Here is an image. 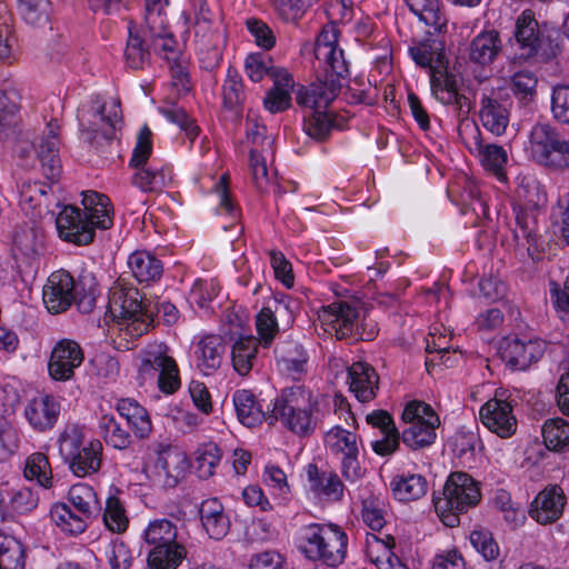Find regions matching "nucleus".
<instances>
[{
  "label": "nucleus",
  "instance_id": "obj_1",
  "mask_svg": "<svg viewBox=\"0 0 569 569\" xmlns=\"http://www.w3.org/2000/svg\"><path fill=\"white\" fill-rule=\"evenodd\" d=\"M339 29L330 23L322 28L316 40V58L326 66L323 80L301 88L297 93L298 104L310 111H326L341 90V79L348 73L343 51L338 47Z\"/></svg>",
  "mask_w": 569,
  "mask_h": 569
},
{
  "label": "nucleus",
  "instance_id": "obj_2",
  "mask_svg": "<svg viewBox=\"0 0 569 569\" xmlns=\"http://www.w3.org/2000/svg\"><path fill=\"white\" fill-rule=\"evenodd\" d=\"M78 120L81 140L103 152L117 139V132L121 129L120 102L118 99L102 102L96 98L89 106H82L78 110Z\"/></svg>",
  "mask_w": 569,
  "mask_h": 569
},
{
  "label": "nucleus",
  "instance_id": "obj_3",
  "mask_svg": "<svg viewBox=\"0 0 569 569\" xmlns=\"http://www.w3.org/2000/svg\"><path fill=\"white\" fill-rule=\"evenodd\" d=\"M317 400L303 387L284 389L272 402L270 425L280 420L291 432L306 437L315 432L319 417Z\"/></svg>",
  "mask_w": 569,
  "mask_h": 569
},
{
  "label": "nucleus",
  "instance_id": "obj_4",
  "mask_svg": "<svg viewBox=\"0 0 569 569\" xmlns=\"http://www.w3.org/2000/svg\"><path fill=\"white\" fill-rule=\"evenodd\" d=\"M141 538L150 547L148 565L151 569H177L187 556L177 522L171 519L149 521Z\"/></svg>",
  "mask_w": 569,
  "mask_h": 569
},
{
  "label": "nucleus",
  "instance_id": "obj_5",
  "mask_svg": "<svg viewBox=\"0 0 569 569\" xmlns=\"http://www.w3.org/2000/svg\"><path fill=\"white\" fill-rule=\"evenodd\" d=\"M318 318L323 330L337 339L353 335L371 340L377 333L376 323L367 318L359 300L332 302L320 310Z\"/></svg>",
  "mask_w": 569,
  "mask_h": 569
},
{
  "label": "nucleus",
  "instance_id": "obj_6",
  "mask_svg": "<svg viewBox=\"0 0 569 569\" xmlns=\"http://www.w3.org/2000/svg\"><path fill=\"white\" fill-rule=\"evenodd\" d=\"M481 493L478 482L468 473L457 471L451 473L439 495L433 496L435 510L447 527L459 525V516L475 507Z\"/></svg>",
  "mask_w": 569,
  "mask_h": 569
},
{
  "label": "nucleus",
  "instance_id": "obj_7",
  "mask_svg": "<svg viewBox=\"0 0 569 569\" xmlns=\"http://www.w3.org/2000/svg\"><path fill=\"white\" fill-rule=\"evenodd\" d=\"M347 535L337 525L312 523L301 528L299 549L310 560L336 567L345 560Z\"/></svg>",
  "mask_w": 569,
  "mask_h": 569
},
{
  "label": "nucleus",
  "instance_id": "obj_8",
  "mask_svg": "<svg viewBox=\"0 0 569 569\" xmlns=\"http://www.w3.org/2000/svg\"><path fill=\"white\" fill-rule=\"evenodd\" d=\"M109 309L120 319L119 330L124 338H137L148 331L152 317L146 309L138 289L114 286L110 290Z\"/></svg>",
  "mask_w": 569,
  "mask_h": 569
},
{
  "label": "nucleus",
  "instance_id": "obj_9",
  "mask_svg": "<svg viewBox=\"0 0 569 569\" xmlns=\"http://www.w3.org/2000/svg\"><path fill=\"white\" fill-rule=\"evenodd\" d=\"M189 460L183 451L168 443L157 441L149 446L143 472L153 482L173 488L184 479Z\"/></svg>",
  "mask_w": 569,
  "mask_h": 569
},
{
  "label": "nucleus",
  "instance_id": "obj_10",
  "mask_svg": "<svg viewBox=\"0 0 569 569\" xmlns=\"http://www.w3.org/2000/svg\"><path fill=\"white\" fill-rule=\"evenodd\" d=\"M59 451L77 477L96 473L101 466L102 445L98 440L84 443L77 429L66 430L59 438Z\"/></svg>",
  "mask_w": 569,
  "mask_h": 569
},
{
  "label": "nucleus",
  "instance_id": "obj_11",
  "mask_svg": "<svg viewBox=\"0 0 569 569\" xmlns=\"http://www.w3.org/2000/svg\"><path fill=\"white\" fill-rule=\"evenodd\" d=\"M164 343L150 345L143 352L139 368L143 379H158L161 391L173 393L180 387L179 370Z\"/></svg>",
  "mask_w": 569,
  "mask_h": 569
},
{
  "label": "nucleus",
  "instance_id": "obj_12",
  "mask_svg": "<svg viewBox=\"0 0 569 569\" xmlns=\"http://www.w3.org/2000/svg\"><path fill=\"white\" fill-rule=\"evenodd\" d=\"M458 133L466 147L479 156L480 162L486 170L491 171L497 177L502 176L508 156L501 146L495 143L482 144L478 126L475 121L466 118L460 120Z\"/></svg>",
  "mask_w": 569,
  "mask_h": 569
},
{
  "label": "nucleus",
  "instance_id": "obj_13",
  "mask_svg": "<svg viewBox=\"0 0 569 569\" xmlns=\"http://www.w3.org/2000/svg\"><path fill=\"white\" fill-rule=\"evenodd\" d=\"M146 1V37L152 43L153 50L166 59L173 52L176 41L169 30L167 17L168 0Z\"/></svg>",
  "mask_w": 569,
  "mask_h": 569
},
{
  "label": "nucleus",
  "instance_id": "obj_14",
  "mask_svg": "<svg viewBox=\"0 0 569 569\" xmlns=\"http://www.w3.org/2000/svg\"><path fill=\"white\" fill-rule=\"evenodd\" d=\"M543 342L539 339H526L518 336L506 337L500 341L499 356L512 369H527L543 353Z\"/></svg>",
  "mask_w": 569,
  "mask_h": 569
},
{
  "label": "nucleus",
  "instance_id": "obj_15",
  "mask_svg": "<svg viewBox=\"0 0 569 569\" xmlns=\"http://www.w3.org/2000/svg\"><path fill=\"white\" fill-rule=\"evenodd\" d=\"M509 107L501 90L485 91L479 102V119L482 126L496 136L503 134L510 121Z\"/></svg>",
  "mask_w": 569,
  "mask_h": 569
},
{
  "label": "nucleus",
  "instance_id": "obj_16",
  "mask_svg": "<svg viewBox=\"0 0 569 569\" xmlns=\"http://www.w3.org/2000/svg\"><path fill=\"white\" fill-rule=\"evenodd\" d=\"M83 358V351L78 342L69 339L58 341L51 351L48 363L50 377L56 381L70 380Z\"/></svg>",
  "mask_w": 569,
  "mask_h": 569
},
{
  "label": "nucleus",
  "instance_id": "obj_17",
  "mask_svg": "<svg viewBox=\"0 0 569 569\" xmlns=\"http://www.w3.org/2000/svg\"><path fill=\"white\" fill-rule=\"evenodd\" d=\"M76 283L71 274L64 270L50 274L43 287V302L51 313L67 310L77 297Z\"/></svg>",
  "mask_w": 569,
  "mask_h": 569
},
{
  "label": "nucleus",
  "instance_id": "obj_18",
  "mask_svg": "<svg viewBox=\"0 0 569 569\" xmlns=\"http://www.w3.org/2000/svg\"><path fill=\"white\" fill-rule=\"evenodd\" d=\"M480 420L491 432L501 438L511 437L517 430V419L509 402L493 398L480 409Z\"/></svg>",
  "mask_w": 569,
  "mask_h": 569
},
{
  "label": "nucleus",
  "instance_id": "obj_19",
  "mask_svg": "<svg viewBox=\"0 0 569 569\" xmlns=\"http://www.w3.org/2000/svg\"><path fill=\"white\" fill-rule=\"evenodd\" d=\"M56 226L60 238L66 241L83 246L93 240L94 231L91 230V224L76 207H64L56 219Z\"/></svg>",
  "mask_w": 569,
  "mask_h": 569
},
{
  "label": "nucleus",
  "instance_id": "obj_20",
  "mask_svg": "<svg viewBox=\"0 0 569 569\" xmlns=\"http://www.w3.org/2000/svg\"><path fill=\"white\" fill-rule=\"evenodd\" d=\"M60 403L51 395H38L24 408V417L36 431L51 429L58 420Z\"/></svg>",
  "mask_w": 569,
  "mask_h": 569
},
{
  "label": "nucleus",
  "instance_id": "obj_21",
  "mask_svg": "<svg viewBox=\"0 0 569 569\" xmlns=\"http://www.w3.org/2000/svg\"><path fill=\"white\" fill-rule=\"evenodd\" d=\"M59 132L60 127L57 121H50L38 146V157L43 174L51 181H56L61 173V163L58 156L60 146Z\"/></svg>",
  "mask_w": 569,
  "mask_h": 569
},
{
  "label": "nucleus",
  "instance_id": "obj_22",
  "mask_svg": "<svg viewBox=\"0 0 569 569\" xmlns=\"http://www.w3.org/2000/svg\"><path fill=\"white\" fill-rule=\"evenodd\" d=\"M566 501L563 490L558 486H552L538 493L531 503L529 513L539 523H551L561 516Z\"/></svg>",
  "mask_w": 569,
  "mask_h": 569
},
{
  "label": "nucleus",
  "instance_id": "obj_23",
  "mask_svg": "<svg viewBox=\"0 0 569 569\" xmlns=\"http://www.w3.org/2000/svg\"><path fill=\"white\" fill-rule=\"evenodd\" d=\"M290 303L291 301L276 300L272 305L263 307L256 316L258 342L263 347H269L278 335V316L281 317L286 312L288 313V322L293 320Z\"/></svg>",
  "mask_w": 569,
  "mask_h": 569
},
{
  "label": "nucleus",
  "instance_id": "obj_24",
  "mask_svg": "<svg viewBox=\"0 0 569 569\" xmlns=\"http://www.w3.org/2000/svg\"><path fill=\"white\" fill-rule=\"evenodd\" d=\"M516 42L519 46L520 58L527 60L538 54L540 48V31L538 21L530 10H525L516 21Z\"/></svg>",
  "mask_w": 569,
  "mask_h": 569
},
{
  "label": "nucleus",
  "instance_id": "obj_25",
  "mask_svg": "<svg viewBox=\"0 0 569 569\" xmlns=\"http://www.w3.org/2000/svg\"><path fill=\"white\" fill-rule=\"evenodd\" d=\"M348 382L357 399L367 402L376 396L379 377L370 365L359 361L348 368Z\"/></svg>",
  "mask_w": 569,
  "mask_h": 569
},
{
  "label": "nucleus",
  "instance_id": "obj_26",
  "mask_svg": "<svg viewBox=\"0 0 569 569\" xmlns=\"http://www.w3.org/2000/svg\"><path fill=\"white\" fill-rule=\"evenodd\" d=\"M226 348L222 338L217 335H207L196 345V363L203 375L216 372L223 359Z\"/></svg>",
  "mask_w": 569,
  "mask_h": 569
},
{
  "label": "nucleus",
  "instance_id": "obj_27",
  "mask_svg": "<svg viewBox=\"0 0 569 569\" xmlns=\"http://www.w3.org/2000/svg\"><path fill=\"white\" fill-rule=\"evenodd\" d=\"M199 515L207 535L214 540H221L230 529V519L224 512L223 505L217 498L203 500Z\"/></svg>",
  "mask_w": 569,
  "mask_h": 569
},
{
  "label": "nucleus",
  "instance_id": "obj_28",
  "mask_svg": "<svg viewBox=\"0 0 569 569\" xmlns=\"http://www.w3.org/2000/svg\"><path fill=\"white\" fill-rule=\"evenodd\" d=\"M82 204L86 212V221L94 228L109 229L112 226V206L110 199L97 191L82 192Z\"/></svg>",
  "mask_w": 569,
  "mask_h": 569
},
{
  "label": "nucleus",
  "instance_id": "obj_29",
  "mask_svg": "<svg viewBox=\"0 0 569 569\" xmlns=\"http://www.w3.org/2000/svg\"><path fill=\"white\" fill-rule=\"evenodd\" d=\"M559 131L549 122H537L528 132L525 151L529 159L541 164Z\"/></svg>",
  "mask_w": 569,
  "mask_h": 569
},
{
  "label": "nucleus",
  "instance_id": "obj_30",
  "mask_svg": "<svg viewBox=\"0 0 569 569\" xmlns=\"http://www.w3.org/2000/svg\"><path fill=\"white\" fill-rule=\"evenodd\" d=\"M134 169L132 184L143 192H161L172 181L170 168L161 163L151 162Z\"/></svg>",
  "mask_w": 569,
  "mask_h": 569
},
{
  "label": "nucleus",
  "instance_id": "obj_31",
  "mask_svg": "<svg viewBox=\"0 0 569 569\" xmlns=\"http://www.w3.org/2000/svg\"><path fill=\"white\" fill-rule=\"evenodd\" d=\"M232 401L239 421L249 428L261 423L263 420L270 422V411H264L261 402L257 401L250 390L241 389L233 393Z\"/></svg>",
  "mask_w": 569,
  "mask_h": 569
},
{
  "label": "nucleus",
  "instance_id": "obj_32",
  "mask_svg": "<svg viewBox=\"0 0 569 569\" xmlns=\"http://www.w3.org/2000/svg\"><path fill=\"white\" fill-rule=\"evenodd\" d=\"M116 410L126 419L133 433L139 439H146L152 431V423L148 411L136 400L126 398L117 401Z\"/></svg>",
  "mask_w": 569,
  "mask_h": 569
},
{
  "label": "nucleus",
  "instance_id": "obj_33",
  "mask_svg": "<svg viewBox=\"0 0 569 569\" xmlns=\"http://www.w3.org/2000/svg\"><path fill=\"white\" fill-rule=\"evenodd\" d=\"M501 50L502 42L498 31H482L470 42L469 58L478 64L488 66L495 61Z\"/></svg>",
  "mask_w": 569,
  "mask_h": 569
},
{
  "label": "nucleus",
  "instance_id": "obj_34",
  "mask_svg": "<svg viewBox=\"0 0 569 569\" xmlns=\"http://www.w3.org/2000/svg\"><path fill=\"white\" fill-rule=\"evenodd\" d=\"M395 539L390 535L378 537L376 533H368L366 538V553L369 560L379 569L393 568L399 563L398 557L392 552Z\"/></svg>",
  "mask_w": 569,
  "mask_h": 569
},
{
  "label": "nucleus",
  "instance_id": "obj_35",
  "mask_svg": "<svg viewBox=\"0 0 569 569\" xmlns=\"http://www.w3.org/2000/svg\"><path fill=\"white\" fill-rule=\"evenodd\" d=\"M307 475L313 491L331 501H338L343 496V483L332 471H320L316 465H309Z\"/></svg>",
  "mask_w": 569,
  "mask_h": 569
},
{
  "label": "nucleus",
  "instance_id": "obj_36",
  "mask_svg": "<svg viewBox=\"0 0 569 569\" xmlns=\"http://www.w3.org/2000/svg\"><path fill=\"white\" fill-rule=\"evenodd\" d=\"M128 267L139 282L157 281L163 271L161 261L144 250L131 253L128 258Z\"/></svg>",
  "mask_w": 569,
  "mask_h": 569
},
{
  "label": "nucleus",
  "instance_id": "obj_37",
  "mask_svg": "<svg viewBox=\"0 0 569 569\" xmlns=\"http://www.w3.org/2000/svg\"><path fill=\"white\" fill-rule=\"evenodd\" d=\"M258 340L252 336L237 339L231 347V362L240 376H247L257 360Z\"/></svg>",
  "mask_w": 569,
  "mask_h": 569
},
{
  "label": "nucleus",
  "instance_id": "obj_38",
  "mask_svg": "<svg viewBox=\"0 0 569 569\" xmlns=\"http://www.w3.org/2000/svg\"><path fill=\"white\" fill-rule=\"evenodd\" d=\"M51 518L62 531L70 535L82 533L88 526V521L93 519L81 511H76L73 507L67 503L54 505L51 509Z\"/></svg>",
  "mask_w": 569,
  "mask_h": 569
},
{
  "label": "nucleus",
  "instance_id": "obj_39",
  "mask_svg": "<svg viewBox=\"0 0 569 569\" xmlns=\"http://www.w3.org/2000/svg\"><path fill=\"white\" fill-rule=\"evenodd\" d=\"M395 497L400 501H415L428 491V481L421 475L408 473L396 476L391 481Z\"/></svg>",
  "mask_w": 569,
  "mask_h": 569
},
{
  "label": "nucleus",
  "instance_id": "obj_40",
  "mask_svg": "<svg viewBox=\"0 0 569 569\" xmlns=\"http://www.w3.org/2000/svg\"><path fill=\"white\" fill-rule=\"evenodd\" d=\"M427 425L407 426L402 430V442L410 449L418 450L430 447L436 440V429L440 426L439 418H430Z\"/></svg>",
  "mask_w": 569,
  "mask_h": 569
},
{
  "label": "nucleus",
  "instance_id": "obj_41",
  "mask_svg": "<svg viewBox=\"0 0 569 569\" xmlns=\"http://www.w3.org/2000/svg\"><path fill=\"white\" fill-rule=\"evenodd\" d=\"M325 442L330 452L339 458L359 453L357 435L340 426L331 428L326 433Z\"/></svg>",
  "mask_w": 569,
  "mask_h": 569
},
{
  "label": "nucleus",
  "instance_id": "obj_42",
  "mask_svg": "<svg viewBox=\"0 0 569 569\" xmlns=\"http://www.w3.org/2000/svg\"><path fill=\"white\" fill-rule=\"evenodd\" d=\"M100 435L104 442L118 450H126L131 447L133 439L130 432L111 415H103L99 421Z\"/></svg>",
  "mask_w": 569,
  "mask_h": 569
},
{
  "label": "nucleus",
  "instance_id": "obj_43",
  "mask_svg": "<svg viewBox=\"0 0 569 569\" xmlns=\"http://www.w3.org/2000/svg\"><path fill=\"white\" fill-rule=\"evenodd\" d=\"M23 477L37 482L40 487L49 489L52 486V469L48 457L42 452L30 455L23 467Z\"/></svg>",
  "mask_w": 569,
  "mask_h": 569
},
{
  "label": "nucleus",
  "instance_id": "obj_44",
  "mask_svg": "<svg viewBox=\"0 0 569 569\" xmlns=\"http://www.w3.org/2000/svg\"><path fill=\"white\" fill-rule=\"evenodd\" d=\"M70 507L86 516L96 518L101 509L94 490L86 483H77L69 490Z\"/></svg>",
  "mask_w": 569,
  "mask_h": 569
},
{
  "label": "nucleus",
  "instance_id": "obj_45",
  "mask_svg": "<svg viewBox=\"0 0 569 569\" xmlns=\"http://www.w3.org/2000/svg\"><path fill=\"white\" fill-rule=\"evenodd\" d=\"M147 37L142 38L138 32L129 28V39L124 50L126 63L133 70L144 69L150 63L151 53L146 46Z\"/></svg>",
  "mask_w": 569,
  "mask_h": 569
},
{
  "label": "nucleus",
  "instance_id": "obj_46",
  "mask_svg": "<svg viewBox=\"0 0 569 569\" xmlns=\"http://www.w3.org/2000/svg\"><path fill=\"white\" fill-rule=\"evenodd\" d=\"M541 431L548 449L561 451L569 447V423L562 418L547 420Z\"/></svg>",
  "mask_w": 569,
  "mask_h": 569
},
{
  "label": "nucleus",
  "instance_id": "obj_47",
  "mask_svg": "<svg viewBox=\"0 0 569 569\" xmlns=\"http://www.w3.org/2000/svg\"><path fill=\"white\" fill-rule=\"evenodd\" d=\"M430 86L432 94L441 103H451L452 99H456L457 80L455 76L448 73L445 64L431 71Z\"/></svg>",
  "mask_w": 569,
  "mask_h": 569
},
{
  "label": "nucleus",
  "instance_id": "obj_48",
  "mask_svg": "<svg viewBox=\"0 0 569 569\" xmlns=\"http://www.w3.org/2000/svg\"><path fill=\"white\" fill-rule=\"evenodd\" d=\"M410 10L427 26L441 30L446 19L440 12V0H405Z\"/></svg>",
  "mask_w": 569,
  "mask_h": 569
},
{
  "label": "nucleus",
  "instance_id": "obj_49",
  "mask_svg": "<svg viewBox=\"0 0 569 569\" xmlns=\"http://www.w3.org/2000/svg\"><path fill=\"white\" fill-rule=\"evenodd\" d=\"M22 19L31 26H43L51 13L50 0H17Z\"/></svg>",
  "mask_w": 569,
  "mask_h": 569
},
{
  "label": "nucleus",
  "instance_id": "obj_50",
  "mask_svg": "<svg viewBox=\"0 0 569 569\" xmlns=\"http://www.w3.org/2000/svg\"><path fill=\"white\" fill-rule=\"evenodd\" d=\"M221 451L216 443H206L196 451L194 468L201 479L213 476L220 462Z\"/></svg>",
  "mask_w": 569,
  "mask_h": 569
},
{
  "label": "nucleus",
  "instance_id": "obj_51",
  "mask_svg": "<svg viewBox=\"0 0 569 569\" xmlns=\"http://www.w3.org/2000/svg\"><path fill=\"white\" fill-rule=\"evenodd\" d=\"M410 56L413 61L423 68L429 69V73L435 71L436 68H442L443 54L436 43L421 42L409 49Z\"/></svg>",
  "mask_w": 569,
  "mask_h": 569
},
{
  "label": "nucleus",
  "instance_id": "obj_52",
  "mask_svg": "<svg viewBox=\"0 0 569 569\" xmlns=\"http://www.w3.org/2000/svg\"><path fill=\"white\" fill-rule=\"evenodd\" d=\"M42 231L29 226L21 227L13 236V243L16 248L26 256H33L38 253L42 247Z\"/></svg>",
  "mask_w": 569,
  "mask_h": 569
},
{
  "label": "nucleus",
  "instance_id": "obj_53",
  "mask_svg": "<svg viewBox=\"0 0 569 569\" xmlns=\"http://www.w3.org/2000/svg\"><path fill=\"white\" fill-rule=\"evenodd\" d=\"M103 522L110 531L117 533H121L128 528L129 520L124 507L117 497L107 499Z\"/></svg>",
  "mask_w": 569,
  "mask_h": 569
},
{
  "label": "nucleus",
  "instance_id": "obj_54",
  "mask_svg": "<svg viewBox=\"0 0 569 569\" xmlns=\"http://www.w3.org/2000/svg\"><path fill=\"white\" fill-rule=\"evenodd\" d=\"M540 166L553 170L569 169V138L559 132Z\"/></svg>",
  "mask_w": 569,
  "mask_h": 569
},
{
  "label": "nucleus",
  "instance_id": "obj_55",
  "mask_svg": "<svg viewBox=\"0 0 569 569\" xmlns=\"http://www.w3.org/2000/svg\"><path fill=\"white\" fill-rule=\"evenodd\" d=\"M333 126L332 118L328 112L310 111L305 119L303 129L309 137L322 141L329 136Z\"/></svg>",
  "mask_w": 569,
  "mask_h": 569
},
{
  "label": "nucleus",
  "instance_id": "obj_56",
  "mask_svg": "<svg viewBox=\"0 0 569 569\" xmlns=\"http://www.w3.org/2000/svg\"><path fill=\"white\" fill-rule=\"evenodd\" d=\"M23 568V551L18 541L4 537L0 543V569Z\"/></svg>",
  "mask_w": 569,
  "mask_h": 569
},
{
  "label": "nucleus",
  "instance_id": "obj_57",
  "mask_svg": "<svg viewBox=\"0 0 569 569\" xmlns=\"http://www.w3.org/2000/svg\"><path fill=\"white\" fill-rule=\"evenodd\" d=\"M39 503V496L28 487L14 489L10 493L9 506L13 512L26 515L33 511Z\"/></svg>",
  "mask_w": 569,
  "mask_h": 569
},
{
  "label": "nucleus",
  "instance_id": "obj_58",
  "mask_svg": "<svg viewBox=\"0 0 569 569\" xmlns=\"http://www.w3.org/2000/svg\"><path fill=\"white\" fill-rule=\"evenodd\" d=\"M537 78L528 71L517 72L511 79V90L521 103H529L536 96Z\"/></svg>",
  "mask_w": 569,
  "mask_h": 569
},
{
  "label": "nucleus",
  "instance_id": "obj_59",
  "mask_svg": "<svg viewBox=\"0 0 569 569\" xmlns=\"http://www.w3.org/2000/svg\"><path fill=\"white\" fill-rule=\"evenodd\" d=\"M242 82L236 71L229 70L222 88L223 106L233 110L243 101Z\"/></svg>",
  "mask_w": 569,
  "mask_h": 569
},
{
  "label": "nucleus",
  "instance_id": "obj_60",
  "mask_svg": "<svg viewBox=\"0 0 569 569\" xmlns=\"http://www.w3.org/2000/svg\"><path fill=\"white\" fill-rule=\"evenodd\" d=\"M431 417L439 418L429 405L421 401L409 402L402 412V421L407 426L427 425Z\"/></svg>",
  "mask_w": 569,
  "mask_h": 569
},
{
  "label": "nucleus",
  "instance_id": "obj_61",
  "mask_svg": "<svg viewBox=\"0 0 569 569\" xmlns=\"http://www.w3.org/2000/svg\"><path fill=\"white\" fill-rule=\"evenodd\" d=\"M470 543L488 561L496 560L500 553L498 543L489 531L473 530L470 533Z\"/></svg>",
  "mask_w": 569,
  "mask_h": 569
},
{
  "label": "nucleus",
  "instance_id": "obj_62",
  "mask_svg": "<svg viewBox=\"0 0 569 569\" xmlns=\"http://www.w3.org/2000/svg\"><path fill=\"white\" fill-rule=\"evenodd\" d=\"M273 68L272 60L261 53L250 54L244 61L246 73L253 82H259L266 76H270Z\"/></svg>",
  "mask_w": 569,
  "mask_h": 569
},
{
  "label": "nucleus",
  "instance_id": "obj_63",
  "mask_svg": "<svg viewBox=\"0 0 569 569\" xmlns=\"http://www.w3.org/2000/svg\"><path fill=\"white\" fill-rule=\"evenodd\" d=\"M551 112L558 122L569 124V86L561 84L553 88Z\"/></svg>",
  "mask_w": 569,
  "mask_h": 569
},
{
  "label": "nucleus",
  "instance_id": "obj_64",
  "mask_svg": "<svg viewBox=\"0 0 569 569\" xmlns=\"http://www.w3.org/2000/svg\"><path fill=\"white\" fill-rule=\"evenodd\" d=\"M549 286L553 308L561 318L569 316V274L563 282L551 280Z\"/></svg>",
  "mask_w": 569,
  "mask_h": 569
}]
</instances>
